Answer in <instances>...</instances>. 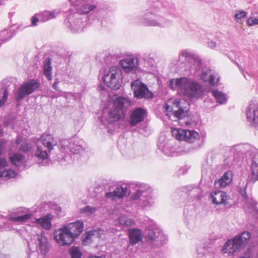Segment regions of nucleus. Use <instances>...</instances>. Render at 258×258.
Segmentation results:
<instances>
[{
    "mask_svg": "<svg viewBox=\"0 0 258 258\" xmlns=\"http://www.w3.org/2000/svg\"><path fill=\"white\" fill-rule=\"evenodd\" d=\"M166 114L169 117L177 118L180 125L189 126L194 124L188 120L186 116L189 110V104L185 100L170 99L167 100L164 106Z\"/></svg>",
    "mask_w": 258,
    "mask_h": 258,
    "instance_id": "f257e3e1",
    "label": "nucleus"
},
{
    "mask_svg": "<svg viewBox=\"0 0 258 258\" xmlns=\"http://www.w3.org/2000/svg\"><path fill=\"white\" fill-rule=\"evenodd\" d=\"M169 86L172 90L181 91L188 97L198 98L203 93L202 86L198 82L186 77L171 79Z\"/></svg>",
    "mask_w": 258,
    "mask_h": 258,
    "instance_id": "f03ea898",
    "label": "nucleus"
},
{
    "mask_svg": "<svg viewBox=\"0 0 258 258\" xmlns=\"http://www.w3.org/2000/svg\"><path fill=\"white\" fill-rule=\"evenodd\" d=\"M131 105L128 98L117 97L113 102V106L108 112L103 111L99 119L103 124L113 123L123 118L124 112Z\"/></svg>",
    "mask_w": 258,
    "mask_h": 258,
    "instance_id": "7ed1b4c3",
    "label": "nucleus"
},
{
    "mask_svg": "<svg viewBox=\"0 0 258 258\" xmlns=\"http://www.w3.org/2000/svg\"><path fill=\"white\" fill-rule=\"evenodd\" d=\"M56 145L57 142L52 135H42L36 143L37 149L35 152V157L38 164L41 165L48 164V153H50Z\"/></svg>",
    "mask_w": 258,
    "mask_h": 258,
    "instance_id": "20e7f679",
    "label": "nucleus"
},
{
    "mask_svg": "<svg viewBox=\"0 0 258 258\" xmlns=\"http://www.w3.org/2000/svg\"><path fill=\"white\" fill-rule=\"evenodd\" d=\"M144 238L143 245L147 247L145 251L162 245L168 240L167 236L162 230L159 227L154 226H150L145 230Z\"/></svg>",
    "mask_w": 258,
    "mask_h": 258,
    "instance_id": "39448f33",
    "label": "nucleus"
},
{
    "mask_svg": "<svg viewBox=\"0 0 258 258\" xmlns=\"http://www.w3.org/2000/svg\"><path fill=\"white\" fill-rule=\"evenodd\" d=\"M251 234L248 231H243L235 236L232 239L228 240L224 244L222 251L233 255L235 253L243 248L249 242Z\"/></svg>",
    "mask_w": 258,
    "mask_h": 258,
    "instance_id": "423d86ee",
    "label": "nucleus"
},
{
    "mask_svg": "<svg viewBox=\"0 0 258 258\" xmlns=\"http://www.w3.org/2000/svg\"><path fill=\"white\" fill-rule=\"evenodd\" d=\"M133 201L142 208L152 206L154 204V198L153 196L152 189L147 184H141L131 197Z\"/></svg>",
    "mask_w": 258,
    "mask_h": 258,
    "instance_id": "0eeeda50",
    "label": "nucleus"
},
{
    "mask_svg": "<svg viewBox=\"0 0 258 258\" xmlns=\"http://www.w3.org/2000/svg\"><path fill=\"white\" fill-rule=\"evenodd\" d=\"M86 18L79 13H75L70 15L65 20L66 26L73 33L81 32L86 27Z\"/></svg>",
    "mask_w": 258,
    "mask_h": 258,
    "instance_id": "6e6552de",
    "label": "nucleus"
},
{
    "mask_svg": "<svg viewBox=\"0 0 258 258\" xmlns=\"http://www.w3.org/2000/svg\"><path fill=\"white\" fill-rule=\"evenodd\" d=\"M103 81L108 87L113 90L119 88L122 81V71L116 66H112L104 76Z\"/></svg>",
    "mask_w": 258,
    "mask_h": 258,
    "instance_id": "1a4fd4ad",
    "label": "nucleus"
},
{
    "mask_svg": "<svg viewBox=\"0 0 258 258\" xmlns=\"http://www.w3.org/2000/svg\"><path fill=\"white\" fill-rule=\"evenodd\" d=\"M39 87V83L36 80L32 79L23 85L16 91L15 99L17 102L23 100L25 97L35 91Z\"/></svg>",
    "mask_w": 258,
    "mask_h": 258,
    "instance_id": "9d476101",
    "label": "nucleus"
},
{
    "mask_svg": "<svg viewBox=\"0 0 258 258\" xmlns=\"http://www.w3.org/2000/svg\"><path fill=\"white\" fill-rule=\"evenodd\" d=\"M71 233L63 225L54 231V239L60 246L70 245L75 238Z\"/></svg>",
    "mask_w": 258,
    "mask_h": 258,
    "instance_id": "9b49d317",
    "label": "nucleus"
},
{
    "mask_svg": "<svg viewBox=\"0 0 258 258\" xmlns=\"http://www.w3.org/2000/svg\"><path fill=\"white\" fill-rule=\"evenodd\" d=\"M246 121L251 127L258 128V102L251 101L245 108Z\"/></svg>",
    "mask_w": 258,
    "mask_h": 258,
    "instance_id": "f8f14e48",
    "label": "nucleus"
},
{
    "mask_svg": "<svg viewBox=\"0 0 258 258\" xmlns=\"http://www.w3.org/2000/svg\"><path fill=\"white\" fill-rule=\"evenodd\" d=\"M131 87L135 97L138 99H150L153 96V94L149 90L147 86L138 79L132 82Z\"/></svg>",
    "mask_w": 258,
    "mask_h": 258,
    "instance_id": "ddd939ff",
    "label": "nucleus"
},
{
    "mask_svg": "<svg viewBox=\"0 0 258 258\" xmlns=\"http://www.w3.org/2000/svg\"><path fill=\"white\" fill-rule=\"evenodd\" d=\"M82 143V141L79 139L74 138L62 140L61 145L66 152L70 151L74 154H78L84 152Z\"/></svg>",
    "mask_w": 258,
    "mask_h": 258,
    "instance_id": "4468645a",
    "label": "nucleus"
},
{
    "mask_svg": "<svg viewBox=\"0 0 258 258\" xmlns=\"http://www.w3.org/2000/svg\"><path fill=\"white\" fill-rule=\"evenodd\" d=\"M153 13L151 12L150 15L149 13L146 14V17L143 20V24L146 26L157 27L159 28H166L170 24L168 19L161 16H157L153 18Z\"/></svg>",
    "mask_w": 258,
    "mask_h": 258,
    "instance_id": "2eb2a0df",
    "label": "nucleus"
},
{
    "mask_svg": "<svg viewBox=\"0 0 258 258\" xmlns=\"http://www.w3.org/2000/svg\"><path fill=\"white\" fill-rule=\"evenodd\" d=\"M201 67L198 70L196 69H192L195 72V73L199 77L201 80L203 81L205 83H208L211 85H214L217 82L215 81L216 78L215 73L208 68H204L201 73Z\"/></svg>",
    "mask_w": 258,
    "mask_h": 258,
    "instance_id": "dca6fc26",
    "label": "nucleus"
},
{
    "mask_svg": "<svg viewBox=\"0 0 258 258\" xmlns=\"http://www.w3.org/2000/svg\"><path fill=\"white\" fill-rule=\"evenodd\" d=\"M119 64L125 72L135 71L138 67V58L135 56L128 57L120 60Z\"/></svg>",
    "mask_w": 258,
    "mask_h": 258,
    "instance_id": "f3484780",
    "label": "nucleus"
},
{
    "mask_svg": "<svg viewBox=\"0 0 258 258\" xmlns=\"http://www.w3.org/2000/svg\"><path fill=\"white\" fill-rule=\"evenodd\" d=\"M147 115V110L142 108H137L134 109L130 116V122L132 126H134L143 121Z\"/></svg>",
    "mask_w": 258,
    "mask_h": 258,
    "instance_id": "a211bd4d",
    "label": "nucleus"
},
{
    "mask_svg": "<svg viewBox=\"0 0 258 258\" xmlns=\"http://www.w3.org/2000/svg\"><path fill=\"white\" fill-rule=\"evenodd\" d=\"M15 87V84L10 80L5 79L2 81L0 84L1 92L3 95L2 99L0 100V107L4 105L8 98L9 92Z\"/></svg>",
    "mask_w": 258,
    "mask_h": 258,
    "instance_id": "6ab92c4d",
    "label": "nucleus"
},
{
    "mask_svg": "<svg viewBox=\"0 0 258 258\" xmlns=\"http://www.w3.org/2000/svg\"><path fill=\"white\" fill-rule=\"evenodd\" d=\"M179 61L183 62L185 60H188L192 65L191 66V70L196 69L198 70L200 66L202 65V61L198 58H195L186 50H183L180 52L178 56Z\"/></svg>",
    "mask_w": 258,
    "mask_h": 258,
    "instance_id": "aec40b11",
    "label": "nucleus"
},
{
    "mask_svg": "<svg viewBox=\"0 0 258 258\" xmlns=\"http://www.w3.org/2000/svg\"><path fill=\"white\" fill-rule=\"evenodd\" d=\"M128 194L126 186H117L112 191L107 192L105 194V197L107 199L111 200H116L122 198V197Z\"/></svg>",
    "mask_w": 258,
    "mask_h": 258,
    "instance_id": "412c9836",
    "label": "nucleus"
},
{
    "mask_svg": "<svg viewBox=\"0 0 258 258\" xmlns=\"http://www.w3.org/2000/svg\"><path fill=\"white\" fill-rule=\"evenodd\" d=\"M158 147L164 154L167 156L172 155L174 148L171 143L166 141L164 137H161L158 139Z\"/></svg>",
    "mask_w": 258,
    "mask_h": 258,
    "instance_id": "4be33fe9",
    "label": "nucleus"
},
{
    "mask_svg": "<svg viewBox=\"0 0 258 258\" xmlns=\"http://www.w3.org/2000/svg\"><path fill=\"white\" fill-rule=\"evenodd\" d=\"M53 218V216L48 213L41 218H35L33 223L40 226L46 230H49L52 227L51 221Z\"/></svg>",
    "mask_w": 258,
    "mask_h": 258,
    "instance_id": "5701e85b",
    "label": "nucleus"
},
{
    "mask_svg": "<svg viewBox=\"0 0 258 258\" xmlns=\"http://www.w3.org/2000/svg\"><path fill=\"white\" fill-rule=\"evenodd\" d=\"M210 197L212 200L213 203L215 205L224 204L226 205L228 203L227 202L228 197L226 192L220 191L215 190L210 194Z\"/></svg>",
    "mask_w": 258,
    "mask_h": 258,
    "instance_id": "b1692460",
    "label": "nucleus"
},
{
    "mask_svg": "<svg viewBox=\"0 0 258 258\" xmlns=\"http://www.w3.org/2000/svg\"><path fill=\"white\" fill-rule=\"evenodd\" d=\"M128 237L130 243L127 248H130L131 246H133L142 240V233L141 230L138 228L130 229L128 230Z\"/></svg>",
    "mask_w": 258,
    "mask_h": 258,
    "instance_id": "393cba45",
    "label": "nucleus"
},
{
    "mask_svg": "<svg viewBox=\"0 0 258 258\" xmlns=\"http://www.w3.org/2000/svg\"><path fill=\"white\" fill-rule=\"evenodd\" d=\"M34 238L37 242V245L41 253L43 254H46L49 251L47 238L43 233L35 235Z\"/></svg>",
    "mask_w": 258,
    "mask_h": 258,
    "instance_id": "a878e982",
    "label": "nucleus"
},
{
    "mask_svg": "<svg viewBox=\"0 0 258 258\" xmlns=\"http://www.w3.org/2000/svg\"><path fill=\"white\" fill-rule=\"evenodd\" d=\"M64 226L70 233H72L71 234L75 238L77 237L82 232L84 228L83 222L79 220Z\"/></svg>",
    "mask_w": 258,
    "mask_h": 258,
    "instance_id": "bb28decb",
    "label": "nucleus"
},
{
    "mask_svg": "<svg viewBox=\"0 0 258 258\" xmlns=\"http://www.w3.org/2000/svg\"><path fill=\"white\" fill-rule=\"evenodd\" d=\"M233 173L231 171H227L218 180H215L214 185L216 188L226 187L229 184L232 180Z\"/></svg>",
    "mask_w": 258,
    "mask_h": 258,
    "instance_id": "cd10ccee",
    "label": "nucleus"
},
{
    "mask_svg": "<svg viewBox=\"0 0 258 258\" xmlns=\"http://www.w3.org/2000/svg\"><path fill=\"white\" fill-rule=\"evenodd\" d=\"M75 5L76 6V13H79L80 15L87 14L96 8L95 5L89 4L85 0H82Z\"/></svg>",
    "mask_w": 258,
    "mask_h": 258,
    "instance_id": "c85d7f7f",
    "label": "nucleus"
},
{
    "mask_svg": "<svg viewBox=\"0 0 258 258\" xmlns=\"http://www.w3.org/2000/svg\"><path fill=\"white\" fill-rule=\"evenodd\" d=\"M15 214H19L20 213H24V215H20L16 217H10V219L14 222H24L30 219L33 214L28 212V210L25 208H20L18 209V211L14 212Z\"/></svg>",
    "mask_w": 258,
    "mask_h": 258,
    "instance_id": "c756f323",
    "label": "nucleus"
},
{
    "mask_svg": "<svg viewBox=\"0 0 258 258\" xmlns=\"http://www.w3.org/2000/svg\"><path fill=\"white\" fill-rule=\"evenodd\" d=\"M212 95L216 100V102L220 104H224L227 102L228 97L224 92L218 90L214 89L211 91Z\"/></svg>",
    "mask_w": 258,
    "mask_h": 258,
    "instance_id": "7c9ffc66",
    "label": "nucleus"
},
{
    "mask_svg": "<svg viewBox=\"0 0 258 258\" xmlns=\"http://www.w3.org/2000/svg\"><path fill=\"white\" fill-rule=\"evenodd\" d=\"M244 208L246 212L250 213L257 211L256 203L252 198H249L247 196L244 197Z\"/></svg>",
    "mask_w": 258,
    "mask_h": 258,
    "instance_id": "2f4dec72",
    "label": "nucleus"
},
{
    "mask_svg": "<svg viewBox=\"0 0 258 258\" xmlns=\"http://www.w3.org/2000/svg\"><path fill=\"white\" fill-rule=\"evenodd\" d=\"M17 175V173L10 169H4L0 171V178L4 180H8L11 178H15Z\"/></svg>",
    "mask_w": 258,
    "mask_h": 258,
    "instance_id": "473e14b6",
    "label": "nucleus"
},
{
    "mask_svg": "<svg viewBox=\"0 0 258 258\" xmlns=\"http://www.w3.org/2000/svg\"><path fill=\"white\" fill-rule=\"evenodd\" d=\"M10 159L14 165L19 167L23 164L25 157L20 153H16L11 156Z\"/></svg>",
    "mask_w": 258,
    "mask_h": 258,
    "instance_id": "72a5a7b5",
    "label": "nucleus"
},
{
    "mask_svg": "<svg viewBox=\"0 0 258 258\" xmlns=\"http://www.w3.org/2000/svg\"><path fill=\"white\" fill-rule=\"evenodd\" d=\"M50 59L48 57L43 63V74L47 77L48 80L52 79V67L50 66Z\"/></svg>",
    "mask_w": 258,
    "mask_h": 258,
    "instance_id": "f704fd0d",
    "label": "nucleus"
},
{
    "mask_svg": "<svg viewBox=\"0 0 258 258\" xmlns=\"http://www.w3.org/2000/svg\"><path fill=\"white\" fill-rule=\"evenodd\" d=\"M199 134L194 130H187L185 141L188 143H194L199 139Z\"/></svg>",
    "mask_w": 258,
    "mask_h": 258,
    "instance_id": "c9c22d12",
    "label": "nucleus"
},
{
    "mask_svg": "<svg viewBox=\"0 0 258 258\" xmlns=\"http://www.w3.org/2000/svg\"><path fill=\"white\" fill-rule=\"evenodd\" d=\"M187 130L183 129L174 130L172 133L178 140L185 141V137L186 136Z\"/></svg>",
    "mask_w": 258,
    "mask_h": 258,
    "instance_id": "e433bc0d",
    "label": "nucleus"
},
{
    "mask_svg": "<svg viewBox=\"0 0 258 258\" xmlns=\"http://www.w3.org/2000/svg\"><path fill=\"white\" fill-rule=\"evenodd\" d=\"M69 254L71 258H81L82 253L80 249L77 246H72L69 249Z\"/></svg>",
    "mask_w": 258,
    "mask_h": 258,
    "instance_id": "4c0bfd02",
    "label": "nucleus"
},
{
    "mask_svg": "<svg viewBox=\"0 0 258 258\" xmlns=\"http://www.w3.org/2000/svg\"><path fill=\"white\" fill-rule=\"evenodd\" d=\"M97 208L90 206H86L80 209L81 213H84L88 216H92L97 211Z\"/></svg>",
    "mask_w": 258,
    "mask_h": 258,
    "instance_id": "58836bf2",
    "label": "nucleus"
},
{
    "mask_svg": "<svg viewBox=\"0 0 258 258\" xmlns=\"http://www.w3.org/2000/svg\"><path fill=\"white\" fill-rule=\"evenodd\" d=\"M12 36V33L8 30H4L0 32V41L2 44L9 40Z\"/></svg>",
    "mask_w": 258,
    "mask_h": 258,
    "instance_id": "ea45409f",
    "label": "nucleus"
},
{
    "mask_svg": "<svg viewBox=\"0 0 258 258\" xmlns=\"http://www.w3.org/2000/svg\"><path fill=\"white\" fill-rule=\"evenodd\" d=\"M247 15V12L243 10H237L234 15V19L237 23L241 24L242 19L245 18Z\"/></svg>",
    "mask_w": 258,
    "mask_h": 258,
    "instance_id": "a19ab883",
    "label": "nucleus"
},
{
    "mask_svg": "<svg viewBox=\"0 0 258 258\" xmlns=\"http://www.w3.org/2000/svg\"><path fill=\"white\" fill-rule=\"evenodd\" d=\"M251 170L253 175L258 172V154L255 155L251 163Z\"/></svg>",
    "mask_w": 258,
    "mask_h": 258,
    "instance_id": "79ce46f5",
    "label": "nucleus"
},
{
    "mask_svg": "<svg viewBox=\"0 0 258 258\" xmlns=\"http://www.w3.org/2000/svg\"><path fill=\"white\" fill-rule=\"evenodd\" d=\"M247 24L248 26L258 25V17H250L247 20Z\"/></svg>",
    "mask_w": 258,
    "mask_h": 258,
    "instance_id": "37998d69",
    "label": "nucleus"
},
{
    "mask_svg": "<svg viewBox=\"0 0 258 258\" xmlns=\"http://www.w3.org/2000/svg\"><path fill=\"white\" fill-rule=\"evenodd\" d=\"M39 17V19L42 22H45L48 20H49V17L48 13V11H45L43 13L38 15Z\"/></svg>",
    "mask_w": 258,
    "mask_h": 258,
    "instance_id": "c03bdc74",
    "label": "nucleus"
},
{
    "mask_svg": "<svg viewBox=\"0 0 258 258\" xmlns=\"http://www.w3.org/2000/svg\"><path fill=\"white\" fill-rule=\"evenodd\" d=\"M31 149V146L30 144L26 143H23L20 147L19 150L23 152H28Z\"/></svg>",
    "mask_w": 258,
    "mask_h": 258,
    "instance_id": "a18cd8bd",
    "label": "nucleus"
},
{
    "mask_svg": "<svg viewBox=\"0 0 258 258\" xmlns=\"http://www.w3.org/2000/svg\"><path fill=\"white\" fill-rule=\"evenodd\" d=\"M127 217L126 216L122 215L118 219L119 223L120 225L126 226Z\"/></svg>",
    "mask_w": 258,
    "mask_h": 258,
    "instance_id": "49530a36",
    "label": "nucleus"
},
{
    "mask_svg": "<svg viewBox=\"0 0 258 258\" xmlns=\"http://www.w3.org/2000/svg\"><path fill=\"white\" fill-rule=\"evenodd\" d=\"M8 165V163L4 158H0V171L4 169L5 167Z\"/></svg>",
    "mask_w": 258,
    "mask_h": 258,
    "instance_id": "de8ad7c7",
    "label": "nucleus"
},
{
    "mask_svg": "<svg viewBox=\"0 0 258 258\" xmlns=\"http://www.w3.org/2000/svg\"><path fill=\"white\" fill-rule=\"evenodd\" d=\"M39 18L37 17V14H35L32 17L31 19V25L33 26H35L37 25V23L38 22Z\"/></svg>",
    "mask_w": 258,
    "mask_h": 258,
    "instance_id": "09e8293b",
    "label": "nucleus"
},
{
    "mask_svg": "<svg viewBox=\"0 0 258 258\" xmlns=\"http://www.w3.org/2000/svg\"><path fill=\"white\" fill-rule=\"evenodd\" d=\"M49 20L54 18L56 17V14L58 13V12H56V11H48Z\"/></svg>",
    "mask_w": 258,
    "mask_h": 258,
    "instance_id": "8fccbe9b",
    "label": "nucleus"
},
{
    "mask_svg": "<svg viewBox=\"0 0 258 258\" xmlns=\"http://www.w3.org/2000/svg\"><path fill=\"white\" fill-rule=\"evenodd\" d=\"M135 224V221L133 219L128 218L127 219L126 226H133Z\"/></svg>",
    "mask_w": 258,
    "mask_h": 258,
    "instance_id": "3c124183",
    "label": "nucleus"
},
{
    "mask_svg": "<svg viewBox=\"0 0 258 258\" xmlns=\"http://www.w3.org/2000/svg\"><path fill=\"white\" fill-rule=\"evenodd\" d=\"M208 46L209 47L212 49H214L216 47V43L215 42L210 40L208 42Z\"/></svg>",
    "mask_w": 258,
    "mask_h": 258,
    "instance_id": "603ef678",
    "label": "nucleus"
},
{
    "mask_svg": "<svg viewBox=\"0 0 258 258\" xmlns=\"http://www.w3.org/2000/svg\"><path fill=\"white\" fill-rule=\"evenodd\" d=\"M59 83V81L58 79L57 78H56L54 83L52 85V88L56 91L59 90L58 87H57V85Z\"/></svg>",
    "mask_w": 258,
    "mask_h": 258,
    "instance_id": "864d4df0",
    "label": "nucleus"
},
{
    "mask_svg": "<svg viewBox=\"0 0 258 258\" xmlns=\"http://www.w3.org/2000/svg\"><path fill=\"white\" fill-rule=\"evenodd\" d=\"M88 258H106V257H105V255H102L101 256L90 255Z\"/></svg>",
    "mask_w": 258,
    "mask_h": 258,
    "instance_id": "5fc2aeb1",
    "label": "nucleus"
},
{
    "mask_svg": "<svg viewBox=\"0 0 258 258\" xmlns=\"http://www.w3.org/2000/svg\"><path fill=\"white\" fill-rule=\"evenodd\" d=\"M70 2L72 3H79L80 1H82V0H69Z\"/></svg>",
    "mask_w": 258,
    "mask_h": 258,
    "instance_id": "6e6d98bb",
    "label": "nucleus"
},
{
    "mask_svg": "<svg viewBox=\"0 0 258 258\" xmlns=\"http://www.w3.org/2000/svg\"><path fill=\"white\" fill-rule=\"evenodd\" d=\"M20 142H21V139H20L19 137H18L16 141V144L17 145H19L20 144Z\"/></svg>",
    "mask_w": 258,
    "mask_h": 258,
    "instance_id": "4d7b16f0",
    "label": "nucleus"
},
{
    "mask_svg": "<svg viewBox=\"0 0 258 258\" xmlns=\"http://www.w3.org/2000/svg\"><path fill=\"white\" fill-rule=\"evenodd\" d=\"M257 180H258V175H256V177L255 179H253V181H254Z\"/></svg>",
    "mask_w": 258,
    "mask_h": 258,
    "instance_id": "13d9d810",
    "label": "nucleus"
},
{
    "mask_svg": "<svg viewBox=\"0 0 258 258\" xmlns=\"http://www.w3.org/2000/svg\"><path fill=\"white\" fill-rule=\"evenodd\" d=\"M4 218V217L0 215V219Z\"/></svg>",
    "mask_w": 258,
    "mask_h": 258,
    "instance_id": "bf43d9fd",
    "label": "nucleus"
},
{
    "mask_svg": "<svg viewBox=\"0 0 258 258\" xmlns=\"http://www.w3.org/2000/svg\"><path fill=\"white\" fill-rule=\"evenodd\" d=\"M92 235V233L91 232H90V239L91 238Z\"/></svg>",
    "mask_w": 258,
    "mask_h": 258,
    "instance_id": "052dcab7",
    "label": "nucleus"
},
{
    "mask_svg": "<svg viewBox=\"0 0 258 258\" xmlns=\"http://www.w3.org/2000/svg\"><path fill=\"white\" fill-rule=\"evenodd\" d=\"M219 78H217V82H218V80H219Z\"/></svg>",
    "mask_w": 258,
    "mask_h": 258,
    "instance_id": "680f3d73",
    "label": "nucleus"
}]
</instances>
